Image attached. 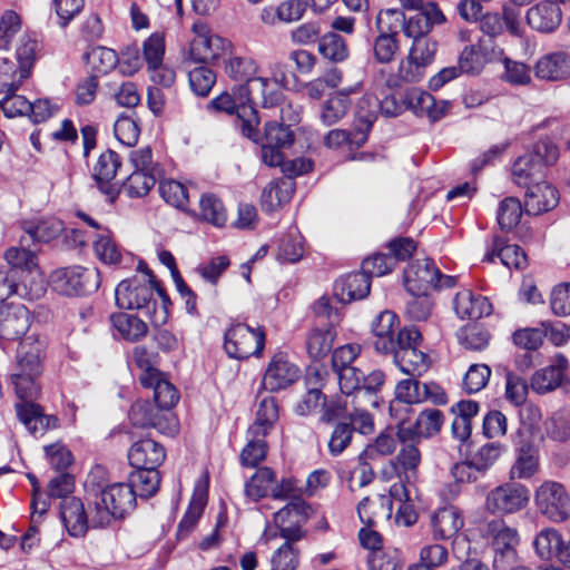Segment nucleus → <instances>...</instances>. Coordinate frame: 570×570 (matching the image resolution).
<instances>
[{"instance_id": "nucleus-15", "label": "nucleus", "mask_w": 570, "mask_h": 570, "mask_svg": "<svg viewBox=\"0 0 570 570\" xmlns=\"http://www.w3.org/2000/svg\"><path fill=\"white\" fill-rule=\"evenodd\" d=\"M401 481L394 483L390 489V495H379L376 500H370L368 498H364L357 505V513L360 515L361 521L371 527L375 523V518L377 515L375 508L380 507L382 510V514L386 518L391 515L392 512V500H396L402 503H406L410 501V487L413 484L406 483L404 479H400Z\"/></svg>"}, {"instance_id": "nucleus-6", "label": "nucleus", "mask_w": 570, "mask_h": 570, "mask_svg": "<svg viewBox=\"0 0 570 570\" xmlns=\"http://www.w3.org/2000/svg\"><path fill=\"white\" fill-rule=\"evenodd\" d=\"M100 282V273L95 267H63L50 275L52 288L66 296L91 294L99 288Z\"/></svg>"}, {"instance_id": "nucleus-16", "label": "nucleus", "mask_w": 570, "mask_h": 570, "mask_svg": "<svg viewBox=\"0 0 570 570\" xmlns=\"http://www.w3.org/2000/svg\"><path fill=\"white\" fill-rule=\"evenodd\" d=\"M47 291L43 277H31V284L21 281L17 276L16 269L0 267V303L12 295H18L28 301L39 299Z\"/></svg>"}, {"instance_id": "nucleus-49", "label": "nucleus", "mask_w": 570, "mask_h": 570, "mask_svg": "<svg viewBox=\"0 0 570 570\" xmlns=\"http://www.w3.org/2000/svg\"><path fill=\"white\" fill-rule=\"evenodd\" d=\"M488 52L482 42L466 46L460 57V70L464 73H479L488 61Z\"/></svg>"}, {"instance_id": "nucleus-59", "label": "nucleus", "mask_w": 570, "mask_h": 570, "mask_svg": "<svg viewBox=\"0 0 570 570\" xmlns=\"http://www.w3.org/2000/svg\"><path fill=\"white\" fill-rule=\"evenodd\" d=\"M379 99L371 96H363L356 105V120L358 125L356 128L361 131H365L368 135L374 121L377 117Z\"/></svg>"}, {"instance_id": "nucleus-31", "label": "nucleus", "mask_w": 570, "mask_h": 570, "mask_svg": "<svg viewBox=\"0 0 570 570\" xmlns=\"http://www.w3.org/2000/svg\"><path fill=\"white\" fill-rule=\"evenodd\" d=\"M224 71L226 76L240 85L237 87L240 92V99L244 94H246V89L248 88V82L253 79H257L256 72L258 70V66L256 61L250 57L243 56H232L224 58Z\"/></svg>"}, {"instance_id": "nucleus-2", "label": "nucleus", "mask_w": 570, "mask_h": 570, "mask_svg": "<svg viewBox=\"0 0 570 570\" xmlns=\"http://www.w3.org/2000/svg\"><path fill=\"white\" fill-rule=\"evenodd\" d=\"M138 268L145 276L121 281L115 289L116 304L120 308L140 311L154 325H163L168 318L165 294L142 263Z\"/></svg>"}, {"instance_id": "nucleus-13", "label": "nucleus", "mask_w": 570, "mask_h": 570, "mask_svg": "<svg viewBox=\"0 0 570 570\" xmlns=\"http://www.w3.org/2000/svg\"><path fill=\"white\" fill-rule=\"evenodd\" d=\"M129 420L138 428H154L161 434L175 435L178 424L171 412H163L148 401H137L131 405Z\"/></svg>"}, {"instance_id": "nucleus-14", "label": "nucleus", "mask_w": 570, "mask_h": 570, "mask_svg": "<svg viewBox=\"0 0 570 570\" xmlns=\"http://www.w3.org/2000/svg\"><path fill=\"white\" fill-rule=\"evenodd\" d=\"M436 49L438 43L428 37L413 40L409 56L400 62L399 77L406 82L419 81L424 68L434 60Z\"/></svg>"}, {"instance_id": "nucleus-58", "label": "nucleus", "mask_w": 570, "mask_h": 570, "mask_svg": "<svg viewBox=\"0 0 570 570\" xmlns=\"http://www.w3.org/2000/svg\"><path fill=\"white\" fill-rule=\"evenodd\" d=\"M456 337L462 347L476 352L484 350L490 341L489 332L479 325L462 327L456 333Z\"/></svg>"}, {"instance_id": "nucleus-35", "label": "nucleus", "mask_w": 570, "mask_h": 570, "mask_svg": "<svg viewBox=\"0 0 570 570\" xmlns=\"http://www.w3.org/2000/svg\"><path fill=\"white\" fill-rule=\"evenodd\" d=\"M16 410L19 421L35 436L42 435L57 425V419L43 415L40 406L35 402L17 403Z\"/></svg>"}, {"instance_id": "nucleus-30", "label": "nucleus", "mask_w": 570, "mask_h": 570, "mask_svg": "<svg viewBox=\"0 0 570 570\" xmlns=\"http://www.w3.org/2000/svg\"><path fill=\"white\" fill-rule=\"evenodd\" d=\"M165 458L164 446L151 439L135 442L128 453L129 462L134 468H158Z\"/></svg>"}, {"instance_id": "nucleus-4", "label": "nucleus", "mask_w": 570, "mask_h": 570, "mask_svg": "<svg viewBox=\"0 0 570 570\" xmlns=\"http://www.w3.org/2000/svg\"><path fill=\"white\" fill-rule=\"evenodd\" d=\"M42 343L32 336L23 338L17 350V363L10 374L19 403L33 402L39 393L38 380L42 373Z\"/></svg>"}, {"instance_id": "nucleus-53", "label": "nucleus", "mask_w": 570, "mask_h": 570, "mask_svg": "<svg viewBox=\"0 0 570 570\" xmlns=\"http://www.w3.org/2000/svg\"><path fill=\"white\" fill-rule=\"evenodd\" d=\"M275 481V473L269 468H261L245 484L246 495L253 500L266 497Z\"/></svg>"}, {"instance_id": "nucleus-9", "label": "nucleus", "mask_w": 570, "mask_h": 570, "mask_svg": "<svg viewBox=\"0 0 570 570\" xmlns=\"http://www.w3.org/2000/svg\"><path fill=\"white\" fill-rule=\"evenodd\" d=\"M265 345V333L246 324L233 325L225 334L224 348L227 355L236 360L258 356Z\"/></svg>"}, {"instance_id": "nucleus-34", "label": "nucleus", "mask_w": 570, "mask_h": 570, "mask_svg": "<svg viewBox=\"0 0 570 570\" xmlns=\"http://www.w3.org/2000/svg\"><path fill=\"white\" fill-rule=\"evenodd\" d=\"M568 360L558 355L553 364L538 370L531 377V389L538 394H546L556 390L562 382Z\"/></svg>"}, {"instance_id": "nucleus-3", "label": "nucleus", "mask_w": 570, "mask_h": 570, "mask_svg": "<svg viewBox=\"0 0 570 570\" xmlns=\"http://www.w3.org/2000/svg\"><path fill=\"white\" fill-rule=\"evenodd\" d=\"M308 510L306 502L295 500L274 514L278 535L284 539V543L272 556V570H296L298 567L301 551L297 542L306 537L304 524L308 518Z\"/></svg>"}, {"instance_id": "nucleus-52", "label": "nucleus", "mask_w": 570, "mask_h": 570, "mask_svg": "<svg viewBox=\"0 0 570 570\" xmlns=\"http://www.w3.org/2000/svg\"><path fill=\"white\" fill-rule=\"evenodd\" d=\"M200 216L214 226L222 227L227 220L222 200L214 194H204L199 199Z\"/></svg>"}, {"instance_id": "nucleus-19", "label": "nucleus", "mask_w": 570, "mask_h": 570, "mask_svg": "<svg viewBox=\"0 0 570 570\" xmlns=\"http://www.w3.org/2000/svg\"><path fill=\"white\" fill-rule=\"evenodd\" d=\"M439 276L440 269L432 259H417L404 271V285L410 294H428Z\"/></svg>"}, {"instance_id": "nucleus-54", "label": "nucleus", "mask_w": 570, "mask_h": 570, "mask_svg": "<svg viewBox=\"0 0 570 570\" xmlns=\"http://www.w3.org/2000/svg\"><path fill=\"white\" fill-rule=\"evenodd\" d=\"M120 167V159L117 153L112 150H106L102 153L92 169V176L102 188L104 184H108L112 180Z\"/></svg>"}, {"instance_id": "nucleus-55", "label": "nucleus", "mask_w": 570, "mask_h": 570, "mask_svg": "<svg viewBox=\"0 0 570 570\" xmlns=\"http://www.w3.org/2000/svg\"><path fill=\"white\" fill-rule=\"evenodd\" d=\"M335 332L333 327L316 328L307 337V352L317 360L325 356L333 347Z\"/></svg>"}, {"instance_id": "nucleus-17", "label": "nucleus", "mask_w": 570, "mask_h": 570, "mask_svg": "<svg viewBox=\"0 0 570 570\" xmlns=\"http://www.w3.org/2000/svg\"><path fill=\"white\" fill-rule=\"evenodd\" d=\"M301 375L296 364L283 353L275 354L265 370L262 385L266 391L278 392L295 383Z\"/></svg>"}, {"instance_id": "nucleus-20", "label": "nucleus", "mask_w": 570, "mask_h": 570, "mask_svg": "<svg viewBox=\"0 0 570 570\" xmlns=\"http://www.w3.org/2000/svg\"><path fill=\"white\" fill-rule=\"evenodd\" d=\"M524 212L528 215H541L554 209L560 200L558 189L547 180H538L525 186Z\"/></svg>"}, {"instance_id": "nucleus-40", "label": "nucleus", "mask_w": 570, "mask_h": 570, "mask_svg": "<svg viewBox=\"0 0 570 570\" xmlns=\"http://www.w3.org/2000/svg\"><path fill=\"white\" fill-rule=\"evenodd\" d=\"M110 321L118 335L128 342H138L148 332L146 323L131 314L115 313L110 316Z\"/></svg>"}, {"instance_id": "nucleus-36", "label": "nucleus", "mask_w": 570, "mask_h": 570, "mask_svg": "<svg viewBox=\"0 0 570 570\" xmlns=\"http://www.w3.org/2000/svg\"><path fill=\"white\" fill-rule=\"evenodd\" d=\"M278 416L276 400L272 396L263 397L257 405L255 419L247 430V435L266 438L274 429Z\"/></svg>"}, {"instance_id": "nucleus-62", "label": "nucleus", "mask_w": 570, "mask_h": 570, "mask_svg": "<svg viewBox=\"0 0 570 570\" xmlns=\"http://www.w3.org/2000/svg\"><path fill=\"white\" fill-rule=\"evenodd\" d=\"M415 423L419 435L428 439L441 431L443 414L438 409H426L417 415Z\"/></svg>"}, {"instance_id": "nucleus-1", "label": "nucleus", "mask_w": 570, "mask_h": 570, "mask_svg": "<svg viewBox=\"0 0 570 570\" xmlns=\"http://www.w3.org/2000/svg\"><path fill=\"white\" fill-rule=\"evenodd\" d=\"M106 470L97 465L87 476L85 488L91 498L92 528H104L114 520L124 518L136 504L130 484L118 482L106 484Z\"/></svg>"}, {"instance_id": "nucleus-64", "label": "nucleus", "mask_w": 570, "mask_h": 570, "mask_svg": "<svg viewBox=\"0 0 570 570\" xmlns=\"http://www.w3.org/2000/svg\"><path fill=\"white\" fill-rule=\"evenodd\" d=\"M547 433L557 441L570 439V409H562L553 413L547 423Z\"/></svg>"}, {"instance_id": "nucleus-48", "label": "nucleus", "mask_w": 570, "mask_h": 570, "mask_svg": "<svg viewBox=\"0 0 570 570\" xmlns=\"http://www.w3.org/2000/svg\"><path fill=\"white\" fill-rule=\"evenodd\" d=\"M524 205L517 197H507L500 202L497 220L501 230L509 232L514 228L521 219Z\"/></svg>"}, {"instance_id": "nucleus-28", "label": "nucleus", "mask_w": 570, "mask_h": 570, "mask_svg": "<svg viewBox=\"0 0 570 570\" xmlns=\"http://www.w3.org/2000/svg\"><path fill=\"white\" fill-rule=\"evenodd\" d=\"M500 258L501 263L508 268L522 271L528 266V257L524 250L515 244H509L505 238L495 235L492 239L491 248L484 256V259L492 263L494 258Z\"/></svg>"}, {"instance_id": "nucleus-42", "label": "nucleus", "mask_w": 570, "mask_h": 570, "mask_svg": "<svg viewBox=\"0 0 570 570\" xmlns=\"http://www.w3.org/2000/svg\"><path fill=\"white\" fill-rule=\"evenodd\" d=\"M519 417L521 424L519 433L521 435H527L528 443L541 440L543 438L541 431L542 413L539 406L532 403H527L520 406Z\"/></svg>"}, {"instance_id": "nucleus-43", "label": "nucleus", "mask_w": 570, "mask_h": 570, "mask_svg": "<svg viewBox=\"0 0 570 570\" xmlns=\"http://www.w3.org/2000/svg\"><path fill=\"white\" fill-rule=\"evenodd\" d=\"M206 504V494L203 491H195L183 519L177 528V537L186 538L196 527Z\"/></svg>"}, {"instance_id": "nucleus-32", "label": "nucleus", "mask_w": 570, "mask_h": 570, "mask_svg": "<svg viewBox=\"0 0 570 570\" xmlns=\"http://www.w3.org/2000/svg\"><path fill=\"white\" fill-rule=\"evenodd\" d=\"M371 288V281L363 271L352 273L336 281L334 285L335 299L346 304L367 296Z\"/></svg>"}, {"instance_id": "nucleus-50", "label": "nucleus", "mask_w": 570, "mask_h": 570, "mask_svg": "<svg viewBox=\"0 0 570 570\" xmlns=\"http://www.w3.org/2000/svg\"><path fill=\"white\" fill-rule=\"evenodd\" d=\"M411 105L415 108L416 112L426 114L432 120L440 119L446 111L449 104L441 101L438 104L434 97L426 91H413L411 94Z\"/></svg>"}, {"instance_id": "nucleus-51", "label": "nucleus", "mask_w": 570, "mask_h": 570, "mask_svg": "<svg viewBox=\"0 0 570 570\" xmlns=\"http://www.w3.org/2000/svg\"><path fill=\"white\" fill-rule=\"evenodd\" d=\"M318 50L324 58L333 62H342L348 57L345 40L334 32H328L320 39Z\"/></svg>"}, {"instance_id": "nucleus-24", "label": "nucleus", "mask_w": 570, "mask_h": 570, "mask_svg": "<svg viewBox=\"0 0 570 570\" xmlns=\"http://www.w3.org/2000/svg\"><path fill=\"white\" fill-rule=\"evenodd\" d=\"M445 17L435 3H426L421 11L415 12L407 19L404 17L403 32L406 37L416 40L426 38L434 24H441Z\"/></svg>"}, {"instance_id": "nucleus-47", "label": "nucleus", "mask_w": 570, "mask_h": 570, "mask_svg": "<svg viewBox=\"0 0 570 570\" xmlns=\"http://www.w3.org/2000/svg\"><path fill=\"white\" fill-rule=\"evenodd\" d=\"M39 43L36 38L30 35L20 37L19 45L16 50L19 66L17 70L21 73V78H28L37 58Z\"/></svg>"}, {"instance_id": "nucleus-27", "label": "nucleus", "mask_w": 570, "mask_h": 570, "mask_svg": "<svg viewBox=\"0 0 570 570\" xmlns=\"http://www.w3.org/2000/svg\"><path fill=\"white\" fill-rule=\"evenodd\" d=\"M139 381L146 389L154 390L155 405L163 412H170V409L179 400L175 386L164 379L160 372L141 373Z\"/></svg>"}, {"instance_id": "nucleus-41", "label": "nucleus", "mask_w": 570, "mask_h": 570, "mask_svg": "<svg viewBox=\"0 0 570 570\" xmlns=\"http://www.w3.org/2000/svg\"><path fill=\"white\" fill-rule=\"evenodd\" d=\"M542 170L541 163L535 159V155H522L512 166L513 181L520 187L532 185L541 177Z\"/></svg>"}, {"instance_id": "nucleus-8", "label": "nucleus", "mask_w": 570, "mask_h": 570, "mask_svg": "<svg viewBox=\"0 0 570 570\" xmlns=\"http://www.w3.org/2000/svg\"><path fill=\"white\" fill-rule=\"evenodd\" d=\"M464 525V519L455 507H445L435 511L431 517V532L434 540L452 539V550L458 559L464 557L463 549L469 547V541L459 531Z\"/></svg>"}, {"instance_id": "nucleus-63", "label": "nucleus", "mask_w": 570, "mask_h": 570, "mask_svg": "<svg viewBox=\"0 0 570 570\" xmlns=\"http://www.w3.org/2000/svg\"><path fill=\"white\" fill-rule=\"evenodd\" d=\"M399 49V41L396 36L393 33L379 32V36L375 38L373 43L374 57L380 63H389L393 61Z\"/></svg>"}, {"instance_id": "nucleus-45", "label": "nucleus", "mask_w": 570, "mask_h": 570, "mask_svg": "<svg viewBox=\"0 0 570 570\" xmlns=\"http://www.w3.org/2000/svg\"><path fill=\"white\" fill-rule=\"evenodd\" d=\"M303 255V237L296 228H293L279 239L276 257L282 263H296Z\"/></svg>"}, {"instance_id": "nucleus-23", "label": "nucleus", "mask_w": 570, "mask_h": 570, "mask_svg": "<svg viewBox=\"0 0 570 570\" xmlns=\"http://www.w3.org/2000/svg\"><path fill=\"white\" fill-rule=\"evenodd\" d=\"M537 78L546 81H562L570 77V52L553 51L543 55L534 65Z\"/></svg>"}, {"instance_id": "nucleus-33", "label": "nucleus", "mask_w": 570, "mask_h": 570, "mask_svg": "<svg viewBox=\"0 0 570 570\" xmlns=\"http://www.w3.org/2000/svg\"><path fill=\"white\" fill-rule=\"evenodd\" d=\"M453 304L456 315L462 320H478L492 313V305L489 299L484 296L475 295L470 289L459 292L454 297Z\"/></svg>"}, {"instance_id": "nucleus-29", "label": "nucleus", "mask_w": 570, "mask_h": 570, "mask_svg": "<svg viewBox=\"0 0 570 570\" xmlns=\"http://www.w3.org/2000/svg\"><path fill=\"white\" fill-rule=\"evenodd\" d=\"M361 85L343 88L332 94L322 105L321 120L326 126H332L344 118L352 105L350 96L360 90Z\"/></svg>"}, {"instance_id": "nucleus-37", "label": "nucleus", "mask_w": 570, "mask_h": 570, "mask_svg": "<svg viewBox=\"0 0 570 570\" xmlns=\"http://www.w3.org/2000/svg\"><path fill=\"white\" fill-rule=\"evenodd\" d=\"M395 460V471L399 478L404 479L409 484H414L421 464V453L417 445L414 443L404 444L401 446Z\"/></svg>"}, {"instance_id": "nucleus-25", "label": "nucleus", "mask_w": 570, "mask_h": 570, "mask_svg": "<svg viewBox=\"0 0 570 570\" xmlns=\"http://www.w3.org/2000/svg\"><path fill=\"white\" fill-rule=\"evenodd\" d=\"M30 326V313L21 304L0 307V336L16 340L24 335Z\"/></svg>"}, {"instance_id": "nucleus-10", "label": "nucleus", "mask_w": 570, "mask_h": 570, "mask_svg": "<svg viewBox=\"0 0 570 570\" xmlns=\"http://www.w3.org/2000/svg\"><path fill=\"white\" fill-rule=\"evenodd\" d=\"M534 502L540 513L553 522H563L570 517V497L559 482H543L535 490Z\"/></svg>"}, {"instance_id": "nucleus-46", "label": "nucleus", "mask_w": 570, "mask_h": 570, "mask_svg": "<svg viewBox=\"0 0 570 570\" xmlns=\"http://www.w3.org/2000/svg\"><path fill=\"white\" fill-rule=\"evenodd\" d=\"M188 68V80L193 92L199 97H206L210 92L213 86L216 82L215 72L208 68L207 63H197L198 66Z\"/></svg>"}, {"instance_id": "nucleus-12", "label": "nucleus", "mask_w": 570, "mask_h": 570, "mask_svg": "<svg viewBox=\"0 0 570 570\" xmlns=\"http://www.w3.org/2000/svg\"><path fill=\"white\" fill-rule=\"evenodd\" d=\"M530 500L528 488L521 483H504L487 495V508L498 514H511L524 509Z\"/></svg>"}, {"instance_id": "nucleus-39", "label": "nucleus", "mask_w": 570, "mask_h": 570, "mask_svg": "<svg viewBox=\"0 0 570 570\" xmlns=\"http://www.w3.org/2000/svg\"><path fill=\"white\" fill-rule=\"evenodd\" d=\"M23 235L31 243H49L57 238L63 230V224L60 219L49 217L37 223L24 222L22 224Z\"/></svg>"}, {"instance_id": "nucleus-5", "label": "nucleus", "mask_w": 570, "mask_h": 570, "mask_svg": "<svg viewBox=\"0 0 570 570\" xmlns=\"http://www.w3.org/2000/svg\"><path fill=\"white\" fill-rule=\"evenodd\" d=\"M421 342L422 335L416 327H404L397 332L394 351L387 353L401 372L413 377L421 376L430 367L429 356L419 348Z\"/></svg>"}, {"instance_id": "nucleus-44", "label": "nucleus", "mask_w": 570, "mask_h": 570, "mask_svg": "<svg viewBox=\"0 0 570 570\" xmlns=\"http://www.w3.org/2000/svg\"><path fill=\"white\" fill-rule=\"evenodd\" d=\"M562 543L561 534L552 528L541 530L533 541L535 553L542 560H551L558 557Z\"/></svg>"}, {"instance_id": "nucleus-11", "label": "nucleus", "mask_w": 570, "mask_h": 570, "mask_svg": "<svg viewBox=\"0 0 570 570\" xmlns=\"http://www.w3.org/2000/svg\"><path fill=\"white\" fill-rule=\"evenodd\" d=\"M487 531L492 538L494 570H508L517 563L515 548L519 543L517 530L505 525L502 521H491L488 523Z\"/></svg>"}, {"instance_id": "nucleus-7", "label": "nucleus", "mask_w": 570, "mask_h": 570, "mask_svg": "<svg viewBox=\"0 0 570 570\" xmlns=\"http://www.w3.org/2000/svg\"><path fill=\"white\" fill-rule=\"evenodd\" d=\"M191 30L195 37L190 41L185 63H217L229 55L230 42L212 33L203 21L194 22Z\"/></svg>"}, {"instance_id": "nucleus-60", "label": "nucleus", "mask_w": 570, "mask_h": 570, "mask_svg": "<svg viewBox=\"0 0 570 570\" xmlns=\"http://www.w3.org/2000/svg\"><path fill=\"white\" fill-rule=\"evenodd\" d=\"M528 392L529 386L525 379L513 372H507L504 397L510 404L514 406L527 404Z\"/></svg>"}, {"instance_id": "nucleus-57", "label": "nucleus", "mask_w": 570, "mask_h": 570, "mask_svg": "<svg viewBox=\"0 0 570 570\" xmlns=\"http://www.w3.org/2000/svg\"><path fill=\"white\" fill-rule=\"evenodd\" d=\"M156 184L155 174L134 170L122 185V193L128 197H144Z\"/></svg>"}, {"instance_id": "nucleus-26", "label": "nucleus", "mask_w": 570, "mask_h": 570, "mask_svg": "<svg viewBox=\"0 0 570 570\" xmlns=\"http://www.w3.org/2000/svg\"><path fill=\"white\" fill-rule=\"evenodd\" d=\"M399 331V317L395 313L391 311L380 313L372 324L375 351L382 354L394 351Z\"/></svg>"}, {"instance_id": "nucleus-61", "label": "nucleus", "mask_w": 570, "mask_h": 570, "mask_svg": "<svg viewBox=\"0 0 570 570\" xmlns=\"http://www.w3.org/2000/svg\"><path fill=\"white\" fill-rule=\"evenodd\" d=\"M267 443L265 438L247 435V443L240 453V462L244 466L255 468L265 460Z\"/></svg>"}, {"instance_id": "nucleus-18", "label": "nucleus", "mask_w": 570, "mask_h": 570, "mask_svg": "<svg viewBox=\"0 0 570 570\" xmlns=\"http://www.w3.org/2000/svg\"><path fill=\"white\" fill-rule=\"evenodd\" d=\"M87 510H85L83 503L75 497L66 498L60 503V518L71 537H82L88 528L92 527L91 498L87 495Z\"/></svg>"}, {"instance_id": "nucleus-21", "label": "nucleus", "mask_w": 570, "mask_h": 570, "mask_svg": "<svg viewBox=\"0 0 570 570\" xmlns=\"http://www.w3.org/2000/svg\"><path fill=\"white\" fill-rule=\"evenodd\" d=\"M30 242L27 237H20V245L10 247L4 253V259L8 266L7 269H16L17 276L27 284H31V277H42L38 271L37 256L35 253L27 248Z\"/></svg>"}, {"instance_id": "nucleus-38", "label": "nucleus", "mask_w": 570, "mask_h": 570, "mask_svg": "<svg viewBox=\"0 0 570 570\" xmlns=\"http://www.w3.org/2000/svg\"><path fill=\"white\" fill-rule=\"evenodd\" d=\"M136 470L129 474L130 488L134 490L135 499L150 498L155 495L159 489L160 474L158 468H135Z\"/></svg>"}, {"instance_id": "nucleus-56", "label": "nucleus", "mask_w": 570, "mask_h": 570, "mask_svg": "<svg viewBox=\"0 0 570 570\" xmlns=\"http://www.w3.org/2000/svg\"><path fill=\"white\" fill-rule=\"evenodd\" d=\"M159 193L163 199L178 209H187L189 196L184 184L175 179H165L159 184Z\"/></svg>"}, {"instance_id": "nucleus-22", "label": "nucleus", "mask_w": 570, "mask_h": 570, "mask_svg": "<svg viewBox=\"0 0 570 570\" xmlns=\"http://www.w3.org/2000/svg\"><path fill=\"white\" fill-rule=\"evenodd\" d=\"M277 82L267 77H258L248 82L246 94L240 101H248L252 106H262L263 108H274L283 102L284 95Z\"/></svg>"}]
</instances>
